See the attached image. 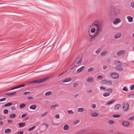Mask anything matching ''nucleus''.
Returning a JSON list of instances; mask_svg holds the SVG:
<instances>
[{
	"mask_svg": "<svg viewBox=\"0 0 134 134\" xmlns=\"http://www.w3.org/2000/svg\"><path fill=\"white\" fill-rule=\"evenodd\" d=\"M93 23L94 25L95 26V27H96V33L93 34V37H95L97 35L98 33L102 29V25L101 24L99 23V21L98 20H96L93 23ZM93 33L95 31L96 28H93Z\"/></svg>",
	"mask_w": 134,
	"mask_h": 134,
	"instance_id": "nucleus-1",
	"label": "nucleus"
},
{
	"mask_svg": "<svg viewBox=\"0 0 134 134\" xmlns=\"http://www.w3.org/2000/svg\"><path fill=\"white\" fill-rule=\"evenodd\" d=\"M48 79L47 78H42L40 79H39L37 80H34L32 81H30L29 82L28 84H31L32 83H40L42 82H43L46 80H47Z\"/></svg>",
	"mask_w": 134,
	"mask_h": 134,
	"instance_id": "nucleus-2",
	"label": "nucleus"
},
{
	"mask_svg": "<svg viewBox=\"0 0 134 134\" xmlns=\"http://www.w3.org/2000/svg\"><path fill=\"white\" fill-rule=\"evenodd\" d=\"M123 108L125 111H127L129 109V105L128 103L125 102L123 104Z\"/></svg>",
	"mask_w": 134,
	"mask_h": 134,
	"instance_id": "nucleus-3",
	"label": "nucleus"
},
{
	"mask_svg": "<svg viewBox=\"0 0 134 134\" xmlns=\"http://www.w3.org/2000/svg\"><path fill=\"white\" fill-rule=\"evenodd\" d=\"M88 34L90 37H91V40H90V41L91 40V39L92 38V27L91 25L88 28Z\"/></svg>",
	"mask_w": 134,
	"mask_h": 134,
	"instance_id": "nucleus-4",
	"label": "nucleus"
},
{
	"mask_svg": "<svg viewBox=\"0 0 134 134\" xmlns=\"http://www.w3.org/2000/svg\"><path fill=\"white\" fill-rule=\"evenodd\" d=\"M110 76L112 78L114 79L117 78L119 77L118 74L117 73L115 72L112 73Z\"/></svg>",
	"mask_w": 134,
	"mask_h": 134,
	"instance_id": "nucleus-5",
	"label": "nucleus"
},
{
	"mask_svg": "<svg viewBox=\"0 0 134 134\" xmlns=\"http://www.w3.org/2000/svg\"><path fill=\"white\" fill-rule=\"evenodd\" d=\"M121 19L119 18H117L115 19L113 21V23L114 25H116L121 22Z\"/></svg>",
	"mask_w": 134,
	"mask_h": 134,
	"instance_id": "nucleus-6",
	"label": "nucleus"
},
{
	"mask_svg": "<svg viewBox=\"0 0 134 134\" xmlns=\"http://www.w3.org/2000/svg\"><path fill=\"white\" fill-rule=\"evenodd\" d=\"M119 13V11L117 9H114L111 12L112 15L114 16H116Z\"/></svg>",
	"mask_w": 134,
	"mask_h": 134,
	"instance_id": "nucleus-7",
	"label": "nucleus"
},
{
	"mask_svg": "<svg viewBox=\"0 0 134 134\" xmlns=\"http://www.w3.org/2000/svg\"><path fill=\"white\" fill-rule=\"evenodd\" d=\"M122 124L125 127H128L130 125V123L129 122L127 121H124L122 122Z\"/></svg>",
	"mask_w": 134,
	"mask_h": 134,
	"instance_id": "nucleus-8",
	"label": "nucleus"
},
{
	"mask_svg": "<svg viewBox=\"0 0 134 134\" xmlns=\"http://www.w3.org/2000/svg\"><path fill=\"white\" fill-rule=\"evenodd\" d=\"M85 111V109L83 108H79L77 110V111L79 113H83Z\"/></svg>",
	"mask_w": 134,
	"mask_h": 134,
	"instance_id": "nucleus-9",
	"label": "nucleus"
},
{
	"mask_svg": "<svg viewBox=\"0 0 134 134\" xmlns=\"http://www.w3.org/2000/svg\"><path fill=\"white\" fill-rule=\"evenodd\" d=\"M125 53V51L124 50H121L119 51L117 53V54L119 56L124 54Z\"/></svg>",
	"mask_w": 134,
	"mask_h": 134,
	"instance_id": "nucleus-10",
	"label": "nucleus"
},
{
	"mask_svg": "<svg viewBox=\"0 0 134 134\" xmlns=\"http://www.w3.org/2000/svg\"><path fill=\"white\" fill-rule=\"evenodd\" d=\"M59 107V105L57 104L52 105L51 107V109L55 110L56 108Z\"/></svg>",
	"mask_w": 134,
	"mask_h": 134,
	"instance_id": "nucleus-11",
	"label": "nucleus"
},
{
	"mask_svg": "<svg viewBox=\"0 0 134 134\" xmlns=\"http://www.w3.org/2000/svg\"><path fill=\"white\" fill-rule=\"evenodd\" d=\"M121 36V33L120 32H118L115 34L114 36V37L116 39L120 38Z\"/></svg>",
	"mask_w": 134,
	"mask_h": 134,
	"instance_id": "nucleus-12",
	"label": "nucleus"
},
{
	"mask_svg": "<svg viewBox=\"0 0 134 134\" xmlns=\"http://www.w3.org/2000/svg\"><path fill=\"white\" fill-rule=\"evenodd\" d=\"M121 107V105L120 104H116L114 107V109L115 110H118Z\"/></svg>",
	"mask_w": 134,
	"mask_h": 134,
	"instance_id": "nucleus-13",
	"label": "nucleus"
},
{
	"mask_svg": "<svg viewBox=\"0 0 134 134\" xmlns=\"http://www.w3.org/2000/svg\"><path fill=\"white\" fill-rule=\"evenodd\" d=\"M37 107V106L36 105H30L29 107V108L30 109H32V110H35Z\"/></svg>",
	"mask_w": 134,
	"mask_h": 134,
	"instance_id": "nucleus-14",
	"label": "nucleus"
},
{
	"mask_svg": "<svg viewBox=\"0 0 134 134\" xmlns=\"http://www.w3.org/2000/svg\"><path fill=\"white\" fill-rule=\"evenodd\" d=\"M115 64L116 65L118 66H120L122 65V64L121 62L117 60L115 61Z\"/></svg>",
	"mask_w": 134,
	"mask_h": 134,
	"instance_id": "nucleus-15",
	"label": "nucleus"
},
{
	"mask_svg": "<svg viewBox=\"0 0 134 134\" xmlns=\"http://www.w3.org/2000/svg\"><path fill=\"white\" fill-rule=\"evenodd\" d=\"M52 94V92L51 91H48L46 92L45 93V95L46 96H48L51 95Z\"/></svg>",
	"mask_w": 134,
	"mask_h": 134,
	"instance_id": "nucleus-16",
	"label": "nucleus"
},
{
	"mask_svg": "<svg viewBox=\"0 0 134 134\" xmlns=\"http://www.w3.org/2000/svg\"><path fill=\"white\" fill-rule=\"evenodd\" d=\"M127 19L128 20V21L129 22H131L133 21V18L131 16H128L127 17Z\"/></svg>",
	"mask_w": 134,
	"mask_h": 134,
	"instance_id": "nucleus-17",
	"label": "nucleus"
},
{
	"mask_svg": "<svg viewBox=\"0 0 134 134\" xmlns=\"http://www.w3.org/2000/svg\"><path fill=\"white\" fill-rule=\"evenodd\" d=\"M69 129V126L68 125H65L63 127V129L65 130H67Z\"/></svg>",
	"mask_w": 134,
	"mask_h": 134,
	"instance_id": "nucleus-18",
	"label": "nucleus"
},
{
	"mask_svg": "<svg viewBox=\"0 0 134 134\" xmlns=\"http://www.w3.org/2000/svg\"><path fill=\"white\" fill-rule=\"evenodd\" d=\"M85 68V67L83 66H82L81 68L78 69L77 70V72H78L82 71Z\"/></svg>",
	"mask_w": 134,
	"mask_h": 134,
	"instance_id": "nucleus-19",
	"label": "nucleus"
},
{
	"mask_svg": "<svg viewBox=\"0 0 134 134\" xmlns=\"http://www.w3.org/2000/svg\"><path fill=\"white\" fill-rule=\"evenodd\" d=\"M71 81V79L70 78H68L65 79L63 80L62 82L63 83H66L69 82V81Z\"/></svg>",
	"mask_w": 134,
	"mask_h": 134,
	"instance_id": "nucleus-20",
	"label": "nucleus"
},
{
	"mask_svg": "<svg viewBox=\"0 0 134 134\" xmlns=\"http://www.w3.org/2000/svg\"><path fill=\"white\" fill-rule=\"evenodd\" d=\"M128 97L130 98H134V93L132 94H130L128 95Z\"/></svg>",
	"mask_w": 134,
	"mask_h": 134,
	"instance_id": "nucleus-21",
	"label": "nucleus"
},
{
	"mask_svg": "<svg viewBox=\"0 0 134 134\" xmlns=\"http://www.w3.org/2000/svg\"><path fill=\"white\" fill-rule=\"evenodd\" d=\"M80 122V120H76L73 122V125H75L76 124L79 123Z\"/></svg>",
	"mask_w": 134,
	"mask_h": 134,
	"instance_id": "nucleus-22",
	"label": "nucleus"
},
{
	"mask_svg": "<svg viewBox=\"0 0 134 134\" xmlns=\"http://www.w3.org/2000/svg\"><path fill=\"white\" fill-rule=\"evenodd\" d=\"M107 53V51H103L100 54L102 56H105L106 54Z\"/></svg>",
	"mask_w": 134,
	"mask_h": 134,
	"instance_id": "nucleus-23",
	"label": "nucleus"
},
{
	"mask_svg": "<svg viewBox=\"0 0 134 134\" xmlns=\"http://www.w3.org/2000/svg\"><path fill=\"white\" fill-rule=\"evenodd\" d=\"M115 69L119 71H122L123 70V69L120 66H116L115 67Z\"/></svg>",
	"mask_w": 134,
	"mask_h": 134,
	"instance_id": "nucleus-24",
	"label": "nucleus"
},
{
	"mask_svg": "<svg viewBox=\"0 0 134 134\" xmlns=\"http://www.w3.org/2000/svg\"><path fill=\"white\" fill-rule=\"evenodd\" d=\"M25 124L24 123H21L19 124V126L20 127H24L25 126Z\"/></svg>",
	"mask_w": 134,
	"mask_h": 134,
	"instance_id": "nucleus-25",
	"label": "nucleus"
},
{
	"mask_svg": "<svg viewBox=\"0 0 134 134\" xmlns=\"http://www.w3.org/2000/svg\"><path fill=\"white\" fill-rule=\"evenodd\" d=\"M11 132V130L9 129H5L4 131L5 133H8Z\"/></svg>",
	"mask_w": 134,
	"mask_h": 134,
	"instance_id": "nucleus-26",
	"label": "nucleus"
},
{
	"mask_svg": "<svg viewBox=\"0 0 134 134\" xmlns=\"http://www.w3.org/2000/svg\"><path fill=\"white\" fill-rule=\"evenodd\" d=\"M115 101V99H113L110 101L108 102L107 104V105H110L111 104H112L113 103V102H114Z\"/></svg>",
	"mask_w": 134,
	"mask_h": 134,
	"instance_id": "nucleus-27",
	"label": "nucleus"
},
{
	"mask_svg": "<svg viewBox=\"0 0 134 134\" xmlns=\"http://www.w3.org/2000/svg\"><path fill=\"white\" fill-rule=\"evenodd\" d=\"M25 85V84L24 85H19V86H17L14 87L15 89H17L18 88H21L22 87H23Z\"/></svg>",
	"mask_w": 134,
	"mask_h": 134,
	"instance_id": "nucleus-28",
	"label": "nucleus"
},
{
	"mask_svg": "<svg viewBox=\"0 0 134 134\" xmlns=\"http://www.w3.org/2000/svg\"><path fill=\"white\" fill-rule=\"evenodd\" d=\"M26 107V105L24 104H20L19 105V107L21 108H23L25 107Z\"/></svg>",
	"mask_w": 134,
	"mask_h": 134,
	"instance_id": "nucleus-29",
	"label": "nucleus"
},
{
	"mask_svg": "<svg viewBox=\"0 0 134 134\" xmlns=\"http://www.w3.org/2000/svg\"><path fill=\"white\" fill-rule=\"evenodd\" d=\"M16 93V92H14L13 93H8L7 94L8 96H11L12 95H13L15 94Z\"/></svg>",
	"mask_w": 134,
	"mask_h": 134,
	"instance_id": "nucleus-30",
	"label": "nucleus"
},
{
	"mask_svg": "<svg viewBox=\"0 0 134 134\" xmlns=\"http://www.w3.org/2000/svg\"><path fill=\"white\" fill-rule=\"evenodd\" d=\"M110 93L109 92L105 93H104L103 95L104 97H107L110 95Z\"/></svg>",
	"mask_w": 134,
	"mask_h": 134,
	"instance_id": "nucleus-31",
	"label": "nucleus"
},
{
	"mask_svg": "<svg viewBox=\"0 0 134 134\" xmlns=\"http://www.w3.org/2000/svg\"><path fill=\"white\" fill-rule=\"evenodd\" d=\"M99 115V114L97 113H93V116L96 117L98 116Z\"/></svg>",
	"mask_w": 134,
	"mask_h": 134,
	"instance_id": "nucleus-32",
	"label": "nucleus"
},
{
	"mask_svg": "<svg viewBox=\"0 0 134 134\" xmlns=\"http://www.w3.org/2000/svg\"><path fill=\"white\" fill-rule=\"evenodd\" d=\"M48 113L47 112H46L42 114L41 115V116L42 117H43L44 116H45Z\"/></svg>",
	"mask_w": 134,
	"mask_h": 134,
	"instance_id": "nucleus-33",
	"label": "nucleus"
},
{
	"mask_svg": "<svg viewBox=\"0 0 134 134\" xmlns=\"http://www.w3.org/2000/svg\"><path fill=\"white\" fill-rule=\"evenodd\" d=\"M112 83V82L110 80H108L106 84L108 85H111Z\"/></svg>",
	"mask_w": 134,
	"mask_h": 134,
	"instance_id": "nucleus-34",
	"label": "nucleus"
},
{
	"mask_svg": "<svg viewBox=\"0 0 134 134\" xmlns=\"http://www.w3.org/2000/svg\"><path fill=\"white\" fill-rule=\"evenodd\" d=\"M120 116V115L118 114H115L114 115H113V118H119Z\"/></svg>",
	"mask_w": 134,
	"mask_h": 134,
	"instance_id": "nucleus-35",
	"label": "nucleus"
},
{
	"mask_svg": "<svg viewBox=\"0 0 134 134\" xmlns=\"http://www.w3.org/2000/svg\"><path fill=\"white\" fill-rule=\"evenodd\" d=\"M87 81L88 82H91L92 81V79L89 78L87 79Z\"/></svg>",
	"mask_w": 134,
	"mask_h": 134,
	"instance_id": "nucleus-36",
	"label": "nucleus"
},
{
	"mask_svg": "<svg viewBox=\"0 0 134 134\" xmlns=\"http://www.w3.org/2000/svg\"><path fill=\"white\" fill-rule=\"evenodd\" d=\"M15 116L16 115L14 114H12L9 115V116L10 118H13L15 117Z\"/></svg>",
	"mask_w": 134,
	"mask_h": 134,
	"instance_id": "nucleus-37",
	"label": "nucleus"
},
{
	"mask_svg": "<svg viewBox=\"0 0 134 134\" xmlns=\"http://www.w3.org/2000/svg\"><path fill=\"white\" fill-rule=\"evenodd\" d=\"M35 126H33L29 128V129L28 130V131H32L35 128Z\"/></svg>",
	"mask_w": 134,
	"mask_h": 134,
	"instance_id": "nucleus-38",
	"label": "nucleus"
},
{
	"mask_svg": "<svg viewBox=\"0 0 134 134\" xmlns=\"http://www.w3.org/2000/svg\"><path fill=\"white\" fill-rule=\"evenodd\" d=\"M82 59H80L78 62H77V65H79L81 64L82 62Z\"/></svg>",
	"mask_w": 134,
	"mask_h": 134,
	"instance_id": "nucleus-39",
	"label": "nucleus"
},
{
	"mask_svg": "<svg viewBox=\"0 0 134 134\" xmlns=\"http://www.w3.org/2000/svg\"><path fill=\"white\" fill-rule=\"evenodd\" d=\"M12 104V103H7V104H5L4 105V106L8 107V106H9L10 105H11Z\"/></svg>",
	"mask_w": 134,
	"mask_h": 134,
	"instance_id": "nucleus-40",
	"label": "nucleus"
},
{
	"mask_svg": "<svg viewBox=\"0 0 134 134\" xmlns=\"http://www.w3.org/2000/svg\"><path fill=\"white\" fill-rule=\"evenodd\" d=\"M68 113L69 114H73L74 113L72 110L68 111Z\"/></svg>",
	"mask_w": 134,
	"mask_h": 134,
	"instance_id": "nucleus-41",
	"label": "nucleus"
},
{
	"mask_svg": "<svg viewBox=\"0 0 134 134\" xmlns=\"http://www.w3.org/2000/svg\"><path fill=\"white\" fill-rule=\"evenodd\" d=\"M107 81V80H103L102 81V82L103 83H104V84H106Z\"/></svg>",
	"mask_w": 134,
	"mask_h": 134,
	"instance_id": "nucleus-42",
	"label": "nucleus"
},
{
	"mask_svg": "<svg viewBox=\"0 0 134 134\" xmlns=\"http://www.w3.org/2000/svg\"><path fill=\"white\" fill-rule=\"evenodd\" d=\"M97 78L100 80H102L103 78V76L101 75H99L97 76Z\"/></svg>",
	"mask_w": 134,
	"mask_h": 134,
	"instance_id": "nucleus-43",
	"label": "nucleus"
},
{
	"mask_svg": "<svg viewBox=\"0 0 134 134\" xmlns=\"http://www.w3.org/2000/svg\"><path fill=\"white\" fill-rule=\"evenodd\" d=\"M105 90L106 91H107L109 92H111L112 91H113V90L112 88H110V89H106Z\"/></svg>",
	"mask_w": 134,
	"mask_h": 134,
	"instance_id": "nucleus-44",
	"label": "nucleus"
},
{
	"mask_svg": "<svg viewBox=\"0 0 134 134\" xmlns=\"http://www.w3.org/2000/svg\"><path fill=\"white\" fill-rule=\"evenodd\" d=\"M8 112V110L7 109H4L3 110V113L5 114H7Z\"/></svg>",
	"mask_w": 134,
	"mask_h": 134,
	"instance_id": "nucleus-45",
	"label": "nucleus"
},
{
	"mask_svg": "<svg viewBox=\"0 0 134 134\" xmlns=\"http://www.w3.org/2000/svg\"><path fill=\"white\" fill-rule=\"evenodd\" d=\"M101 50V49L100 48L95 52L96 53H97V54H98L100 52Z\"/></svg>",
	"mask_w": 134,
	"mask_h": 134,
	"instance_id": "nucleus-46",
	"label": "nucleus"
},
{
	"mask_svg": "<svg viewBox=\"0 0 134 134\" xmlns=\"http://www.w3.org/2000/svg\"><path fill=\"white\" fill-rule=\"evenodd\" d=\"M79 84L78 83H74L73 84V87H76L78 86Z\"/></svg>",
	"mask_w": 134,
	"mask_h": 134,
	"instance_id": "nucleus-47",
	"label": "nucleus"
},
{
	"mask_svg": "<svg viewBox=\"0 0 134 134\" xmlns=\"http://www.w3.org/2000/svg\"><path fill=\"white\" fill-rule=\"evenodd\" d=\"M114 121L112 120H110L108 121V123L110 124H113L114 123Z\"/></svg>",
	"mask_w": 134,
	"mask_h": 134,
	"instance_id": "nucleus-48",
	"label": "nucleus"
},
{
	"mask_svg": "<svg viewBox=\"0 0 134 134\" xmlns=\"http://www.w3.org/2000/svg\"><path fill=\"white\" fill-rule=\"evenodd\" d=\"M55 117L56 119H58L59 118H60V116H59V115L58 114H56L55 116Z\"/></svg>",
	"mask_w": 134,
	"mask_h": 134,
	"instance_id": "nucleus-49",
	"label": "nucleus"
},
{
	"mask_svg": "<svg viewBox=\"0 0 134 134\" xmlns=\"http://www.w3.org/2000/svg\"><path fill=\"white\" fill-rule=\"evenodd\" d=\"M130 88L131 90H133L134 88V85H131L130 87Z\"/></svg>",
	"mask_w": 134,
	"mask_h": 134,
	"instance_id": "nucleus-50",
	"label": "nucleus"
},
{
	"mask_svg": "<svg viewBox=\"0 0 134 134\" xmlns=\"http://www.w3.org/2000/svg\"><path fill=\"white\" fill-rule=\"evenodd\" d=\"M100 131L101 132V133H104L105 132V130L104 129H101L100 130Z\"/></svg>",
	"mask_w": 134,
	"mask_h": 134,
	"instance_id": "nucleus-51",
	"label": "nucleus"
},
{
	"mask_svg": "<svg viewBox=\"0 0 134 134\" xmlns=\"http://www.w3.org/2000/svg\"><path fill=\"white\" fill-rule=\"evenodd\" d=\"M122 90L125 91H128V89L126 87H124L123 88Z\"/></svg>",
	"mask_w": 134,
	"mask_h": 134,
	"instance_id": "nucleus-52",
	"label": "nucleus"
},
{
	"mask_svg": "<svg viewBox=\"0 0 134 134\" xmlns=\"http://www.w3.org/2000/svg\"><path fill=\"white\" fill-rule=\"evenodd\" d=\"M27 99L28 100H30L32 99L33 98V97L31 96L29 97H27Z\"/></svg>",
	"mask_w": 134,
	"mask_h": 134,
	"instance_id": "nucleus-53",
	"label": "nucleus"
},
{
	"mask_svg": "<svg viewBox=\"0 0 134 134\" xmlns=\"http://www.w3.org/2000/svg\"><path fill=\"white\" fill-rule=\"evenodd\" d=\"M92 70V68H90L87 70V71L88 72H91V71Z\"/></svg>",
	"mask_w": 134,
	"mask_h": 134,
	"instance_id": "nucleus-54",
	"label": "nucleus"
},
{
	"mask_svg": "<svg viewBox=\"0 0 134 134\" xmlns=\"http://www.w3.org/2000/svg\"><path fill=\"white\" fill-rule=\"evenodd\" d=\"M27 114H24L21 115V117L22 118H24L26 115Z\"/></svg>",
	"mask_w": 134,
	"mask_h": 134,
	"instance_id": "nucleus-55",
	"label": "nucleus"
},
{
	"mask_svg": "<svg viewBox=\"0 0 134 134\" xmlns=\"http://www.w3.org/2000/svg\"><path fill=\"white\" fill-rule=\"evenodd\" d=\"M105 87L100 86V90H104L105 89Z\"/></svg>",
	"mask_w": 134,
	"mask_h": 134,
	"instance_id": "nucleus-56",
	"label": "nucleus"
},
{
	"mask_svg": "<svg viewBox=\"0 0 134 134\" xmlns=\"http://www.w3.org/2000/svg\"><path fill=\"white\" fill-rule=\"evenodd\" d=\"M6 99L5 98H3L0 99V102H2L5 100Z\"/></svg>",
	"mask_w": 134,
	"mask_h": 134,
	"instance_id": "nucleus-57",
	"label": "nucleus"
},
{
	"mask_svg": "<svg viewBox=\"0 0 134 134\" xmlns=\"http://www.w3.org/2000/svg\"><path fill=\"white\" fill-rule=\"evenodd\" d=\"M67 70H66L65 71H64V72H62L59 75V76H60V75H63V74H64L66 72Z\"/></svg>",
	"mask_w": 134,
	"mask_h": 134,
	"instance_id": "nucleus-58",
	"label": "nucleus"
},
{
	"mask_svg": "<svg viewBox=\"0 0 134 134\" xmlns=\"http://www.w3.org/2000/svg\"><path fill=\"white\" fill-rule=\"evenodd\" d=\"M13 122V121L11 120H8V123H11Z\"/></svg>",
	"mask_w": 134,
	"mask_h": 134,
	"instance_id": "nucleus-59",
	"label": "nucleus"
},
{
	"mask_svg": "<svg viewBox=\"0 0 134 134\" xmlns=\"http://www.w3.org/2000/svg\"><path fill=\"white\" fill-rule=\"evenodd\" d=\"M30 92H25L23 93V94L24 95H26L27 94H29L30 93Z\"/></svg>",
	"mask_w": 134,
	"mask_h": 134,
	"instance_id": "nucleus-60",
	"label": "nucleus"
},
{
	"mask_svg": "<svg viewBox=\"0 0 134 134\" xmlns=\"http://www.w3.org/2000/svg\"><path fill=\"white\" fill-rule=\"evenodd\" d=\"M23 133L24 132L23 131H21L17 133L16 134H23Z\"/></svg>",
	"mask_w": 134,
	"mask_h": 134,
	"instance_id": "nucleus-61",
	"label": "nucleus"
},
{
	"mask_svg": "<svg viewBox=\"0 0 134 134\" xmlns=\"http://www.w3.org/2000/svg\"><path fill=\"white\" fill-rule=\"evenodd\" d=\"M129 119L130 120H133L134 119V117H130V118H129Z\"/></svg>",
	"mask_w": 134,
	"mask_h": 134,
	"instance_id": "nucleus-62",
	"label": "nucleus"
},
{
	"mask_svg": "<svg viewBox=\"0 0 134 134\" xmlns=\"http://www.w3.org/2000/svg\"><path fill=\"white\" fill-rule=\"evenodd\" d=\"M131 7L134 8V3L132 2L131 4Z\"/></svg>",
	"mask_w": 134,
	"mask_h": 134,
	"instance_id": "nucleus-63",
	"label": "nucleus"
},
{
	"mask_svg": "<svg viewBox=\"0 0 134 134\" xmlns=\"http://www.w3.org/2000/svg\"><path fill=\"white\" fill-rule=\"evenodd\" d=\"M87 92L88 93H90L92 92V90H87Z\"/></svg>",
	"mask_w": 134,
	"mask_h": 134,
	"instance_id": "nucleus-64",
	"label": "nucleus"
}]
</instances>
